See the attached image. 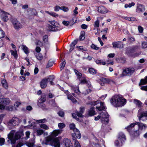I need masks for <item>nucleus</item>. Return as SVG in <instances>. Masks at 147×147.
<instances>
[{
	"label": "nucleus",
	"mask_w": 147,
	"mask_h": 147,
	"mask_svg": "<svg viewBox=\"0 0 147 147\" xmlns=\"http://www.w3.org/2000/svg\"><path fill=\"white\" fill-rule=\"evenodd\" d=\"M126 99L124 98L120 95L113 96L111 100V102L112 104L116 107L123 106L126 104Z\"/></svg>",
	"instance_id": "f257e3e1"
},
{
	"label": "nucleus",
	"mask_w": 147,
	"mask_h": 147,
	"mask_svg": "<svg viewBox=\"0 0 147 147\" xmlns=\"http://www.w3.org/2000/svg\"><path fill=\"white\" fill-rule=\"evenodd\" d=\"M23 134L21 132H16L15 130L11 131L8 135V138L11 141V143L14 144L16 140L20 139Z\"/></svg>",
	"instance_id": "f03ea898"
},
{
	"label": "nucleus",
	"mask_w": 147,
	"mask_h": 147,
	"mask_svg": "<svg viewBox=\"0 0 147 147\" xmlns=\"http://www.w3.org/2000/svg\"><path fill=\"white\" fill-rule=\"evenodd\" d=\"M126 140L125 136L124 134L122 133H119L118 140L115 142V145L118 147L122 146Z\"/></svg>",
	"instance_id": "7ed1b4c3"
},
{
	"label": "nucleus",
	"mask_w": 147,
	"mask_h": 147,
	"mask_svg": "<svg viewBox=\"0 0 147 147\" xmlns=\"http://www.w3.org/2000/svg\"><path fill=\"white\" fill-rule=\"evenodd\" d=\"M52 136H49L47 137L46 140L48 142L51 141L52 144L55 147H60V140L58 138H56L53 139Z\"/></svg>",
	"instance_id": "20e7f679"
},
{
	"label": "nucleus",
	"mask_w": 147,
	"mask_h": 147,
	"mask_svg": "<svg viewBox=\"0 0 147 147\" xmlns=\"http://www.w3.org/2000/svg\"><path fill=\"white\" fill-rule=\"evenodd\" d=\"M101 120L102 123L104 121L107 123L109 121V115L108 113L105 111H103L100 113Z\"/></svg>",
	"instance_id": "39448f33"
},
{
	"label": "nucleus",
	"mask_w": 147,
	"mask_h": 147,
	"mask_svg": "<svg viewBox=\"0 0 147 147\" xmlns=\"http://www.w3.org/2000/svg\"><path fill=\"white\" fill-rule=\"evenodd\" d=\"M135 71V69L133 67H129L124 69L123 74L125 76H130L133 74Z\"/></svg>",
	"instance_id": "423d86ee"
},
{
	"label": "nucleus",
	"mask_w": 147,
	"mask_h": 147,
	"mask_svg": "<svg viewBox=\"0 0 147 147\" xmlns=\"http://www.w3.org/2000/svg\"><path fill=\"white\" fill-rule=\"evenodd\" d=\"M99 103H100V106H96V108L99 111H101L105 109V107L104 106L103 103L100 102L99 101L91 102L90 104L92 105H95Z\"/></svg>",
	"instance_id": "0eeeda50"
},
{
	"label": "nucleus",
	"mask_w": 147,
	"mask_h": 147,
	"mask_svg": "<svg viewBox=\"0 0 147 147\" xmlns=\"http://www.w3.org/2000/svg\"><path fill=\"white\" fill-rule=\"evenodd\" d=\"M19 123V119L17 117H13L8 123L9 126H15L18 124Z\"/></svg>",
	"instance_id": "6e6552de"
},
{
	"label": "nucleus",
	"mask_w": 147,
	"mask_h": 147,
	"mask_svg": "<svg viewBox=\"0 0 147 147\" xmlns=\"http://www.w3.org/2000/svg\"><path fill=\"white\" fill-rule=\"evenodd\" d=\"M138 116L140 121H145L147 119V111L145 112H138Z\"/></svg>",
	"instance_id": "1a4fd4ad"
},
{
	"label": "nucleus",
	"mask_w": 147,
	"mask_h": 147,
	"mask_svg": "<svg viewBox=\"0 0 147 147\" xmlns=\"http://www.w3.org/2000/svg\"><path fill=\"white\" fill-rule=\"evenodd\" d=\"M9 14L4 11H1V20L4 22H7L9 20Z\"/></svg>",
	"instance_id": "9d476101"
},
{
	"label": "nucleus",
	"mask_w": 147,
	"mask_h": 147,
	"mask_svg": "<svg viewBox=\"0 0 147 147\" xmlns=\"http://www.w3.org/2000/svg\"><path fill=\"white\" fill-rule=\"evenodd\" d=\"M44 97H42H42L39 100L37 103V105L38 106L42 108H43V107H44L45 105L44 104L43 102H45L46 100L45 95L44 94Z\"/></svg>",
	"instance_id": "9b49d317"
},
{
	"label": "nucleus",
	"mask_w": 147,
	"mask_h": 147,
	"mask_svg": "<svg viewBox=\"0 0 147 147\" xmlns=\"http://www.w3.org/2000/svg\"><path fill=\"white\" fill-rule=\"evenodd\" d=\"M88 85L87 86L88 87V89H85V90L82 93V94H83L84 95L90 93L92 90V86L91 85L90 82H88Z\"/></svg>",
	"instance_id": "f8f14e48"
},
{
	"label": "nucleus",
	"mask_w": 147,
	"mask_h": 147,
	"mask_svg": "<svg viewBox=\"0 0 147 147\" xmlns=\"http://www.w3.org/2000/svg\"><path fill=\"white\" fill-rule=\"evenodd\" d=\"M112 45L113 47L114 48H117L121 49L123 47V45L120 41L113 42L112 43Z\"/></svg>",
	"instance_id": "ddd939ff"
},
{
	"label": "nucleus",
	"mask_w": 147,
	"mask_h": 147,
	"mask_svg": "<svg viewBox=\"0 0 147 147\" xmlns=\"http://www.w3.org/2000/svg\"><path fill=\"white\" fill-rule=\"evenodd\" d=\"M63 143L65 144V147H73L72 144L69 139L67 138L64 139Z\"/></svg>",
	"instance_id": "4468645a"
},
{
	"label": "nucleus",
	"mask_w": 147,
	"mask_h": 147,
	"mask_svg": "<svg viewBox=\"0 0 147 147\" xmlns=\"http://www.w3.org/2000/svg\"><path fill=\"white\" fill-rule=\"evenodd\" d=\"M144 10L145 8L143 5L140 4H137V9H136L137 12L140 13L142 12Z\"/></svg>",
	"instance_id": "2eb2a0df"
},
{
	"label": "nucleus",
	"mask_w": 147,
	"mask_h": 147,
	"mask_svg": "<svg viewBox=\"0 0 147 147\" xmlns=\"http://www.w3.org/2000/svg\"><path fill=\"white\" fill-rule=\"evenodd\" d=\"M40 87L42 88H45L47 86V78L43 79L40 82Z\"/></svg>",
	"instance_id": "dca6fc26"
},
{
	"label": "nucleus",
	"mask_w": 147,
	"mask_h": 147,
	"mask_svg": "<svg viewBox=\"0 0 147 147\" xmlns=\"http://www.w3.org/2000/svg\"><path fill=\"white\" fill-rule=\"evenodd\" d=\"M13 24L14 28L16 29L21 28L22 27V25L17 20L13 21Z\"/></svg>",
	"instance_id": "f3484780"
},
{
	"label": "nucleus",
	"mask_w": 147,
	"mask_h": 147,
	"mask_svg": "<svg viewBox=\"0 0 147 147\" xmlns=\"http://www.w3.org/2000/svg\"><path fill=\"white\" fill-rule=\"evenodd\" d=\"M65 93L66 94L68 99L70 100L73 103H76L77 102V101L71 94H69L67 90L65 92Z\"/></svg>",
	"instance_id": "a211bd4d"
},
{
	"label": "nucleus",
	"mask_w": 147,
	"mask_h": 147,
	"mask_svg": "<svg viewBox=\"0 0 147 147\" xmlns=\"http://www.w3.org/2000/svg\"><path fill=\"white\" fill-rule=\"evenodd\" d=\"M74 131V134H73L72 136L73 135L74 137H75L74 136H75L77 138L80 139L81 137V135L79 130L77 129H75Z\"/></svg>",
	"instance_id": "6ab92c4d"
},
{
	"label": "nucleus",
	"mask_w": 147,
	"mask_h": 147,
	"mask_svg": "<svg viewBox=\"0 0 147 147\" xmlns=\"http://www.w3.org/2000/svg\"><path fill=\"white\" fill-rule=\"evenodd\" d=\"M10 102V100L8 98H2L0 99V102L5 105H8Z\"/></svg>",
	"instance_id": "aec40b11"
},
{
	"label": "nucleus",
	"mask_w": 147,
	"mask_h": 147,
	"mask_svg": "<svg viewBox=\"0 0 147 147\" xmlns=\"http://www.w3.org/2000/svg\"><path fill=\"white\" fill-rule=\"evenodd\" d=\"M21 49L26 54H28L29 53L28 48L26 45H21L20 46Z\"/></svg>",
	"instance_id": "412c9836"
},
{
	"label": "nucleus",
	"mask_w": 147,
	"mask_h": 147,
	"mask_svg": "<svg viewBox=\"0 0 147 147\" xmlns=\"http://www.w3.org/2000/svg\"><path fill=\"white\" fill-rule=\"evenodd\" d=\"M62 131L61 130H55L51 133V136L52 137H55L57 136L59 134L61 133Z\"/></svg>",
	"instance_id": "4be33fe9"
},
{
	"label": "nucleus",
	"mask_w": 147,
	"mask_h": 147,
	"mask_svg": "<svg viewBox=\"0 0 147 147\" xmlns=\"http://www.w3.org/2000/svg\"><path fill=\"white\" fill-rule=\"evenodd\" d=\"M98 11L101 13L104 14L108 12L107 9L104 6H102L99 8Z\"/></svg>",
	"instance_id": "5701e85b"
},
{
	"label": "nucleus",
	"mask_w": 147,
	"mask_h": 147,
	"mask_svg": "<svg viewBox=\"0 0 147 147\" xmlns=\"http://www.w3.org/2000/svg\"><path fill=\"white\" fill-rule=\"evenodd\" d=\"M109 80L105 78H102L100 79V83L102 86H104L105 84L109 83Z\"/></svg>",
	"instance_id": "b1692460"
},
{
	"label": "nucleus",
	"mask_w": 147,
	"mask_h": 147,
	"mask_svg": "<svg viewBox=\"0 0 147 147\" xmlns=\"http://www.w3.org/2000/svg\"><path fill=\"white\" fill-rule=\"evenodd\" d=\"M135 124H136V125H138V129H145L146 127V124L142 123H140L139 122L135 123Z\"/></svg>",
	"instance_id": "393cba45"
},
{
	"label": "nucleus",
	"mask_w": 147,
	"mask_h": 147,
	"mask_svg": "<svg viewBox=\"0 0 147 147\" xmlns=\"http://www.w3.org/2000/svg\"><path fill=\"white\" fill-rule=\"evenodd\" d=\"M48 29L50 31H57L61 29V28H57V27H54L51 25H49L48 26Z\"/></svg>",
	"instance_id": "a878e982"
},
{
	"label": "nucleus",
	"mask_w": 147,
	"mask_h": 147,
	"mask_svg": "<svg viewBox=\"0 0 147 147\" xmlns=\"http://www.w3.org/2000/svg\"><path fill=\"white\" fill-rule=\"evenodd\" d=\"M1 82L3 86L6 89H7L8 85L6 80L1 79Z\"/></svg>",
	"instance_id": "bb28decb"
},
{
	"label": "nucleus",
	"mask_w": 147,
	"mask_h": 147,
	"mask_svg": "<svg viewBox=\"0 0 147 147\" xmlns=\"http://www.w3.org/2000/svg\"><path fill=\"white\" fill-rule=\"evenodd\" d=\"M72 139L74 142V147H81L80 143L78 141L76 140V138L74 137L73 135Z\"/></svg>",
	"instance_id": "cd10ccee"
},
{
	"label": "nucleus",
	"mask_w": 147,
	"mask_h": 147,
	"mask_svg": "<svg viewBox=\"0 0 147 147\" xmlns=\"http://www.w3.org/2000/svg\"><path fill=\"white\" fill-rule=\"evenodd\" d=\"M71 89L74 92L77 93L78 95H80L81 93L79 91V88L78 87L73 86L72 87Z\"/></svg>",
	"instance_id": "c85d7f7f"
},
{
	"label": "nucleus",
	"mask_w": 147,
	"mask_h": 147,
	"mask_svg": "<svg viewBox=\"0 0 147 147\" xmlns=\"http://www.w3.org/2000/svg\"><path fill=\"white\" fill-rule=\"evenodd\" d=\"M78 40V39L75 40L71 43L70 45V47L69 49L70 51H71L74 49V46L77 44Z\"/></svg>",
	"instance_id": "c756f323"
},
{
	"label": "nucleus",
	"mask_w": 147,
	"mask_h": 147,
	"mask_svg": "<svg viewBox=\"0 0 147 147\" xmlns=\"http://www.w3.org/2000/svg\"><path fill=\"white\" fill-rule=\"evenodd\" d=\"M84 110V107H81L80 108L79 112L77 111L76 113L77 114V116H78V117H82V114L83 113Z\"/></svg>",
	"instance_id": "7c9ffc66"
},
{
	"label": "nucleus",
	"mask_w": 147,
	"mask_h": 147,
	"mask_svg": "<svg viewBox=\"0 0 147 147\" xmlns=\"http://www.w3.org/2000/svg\"><path fill=\"white\" fill-rule=\"evenodd\" d=\"M49 23L52 25L54 27H57V28H61L59 27V23L55 22L54 20L50 21H49Z\"/></svg>",
	"instance_id": "2f4dec72"
},
{
	"label": "nucleus",
	"mask_w": 147,
	"mask_h": 147,
	"mask_svg": "<svg viewBox=\"0 0 147 147\" xmlns=\"http://www.w3.org/2000/svg\"><path fill=\"white\" fill-rule=\"evenodd\" d=\"M146 84H147V76L144 78V79H142L140 80L139 85L140 86Z\"/></svg>",
	"instance_id": "473e14b6"
},
{
	"label": "nucleus",
	"mask_w": 147,
	"mask_h": 147,
	"mask_svg": "<svg viewBox=\"0 0 147 147\" xmlns=\"http://www.w3.org/2000/svg\"><path fill=\"white\" fill-rule=\"evenodd\" d=\"M135 125V123H131L127 127H125V129H127V131L130 132L132 128L134 127Z\"/></svg>",
	"instance_id": "72a5a7b5"
},
{
	"label": "nucleus",
	"mask_w": 147,
	"mask_h": 147,
	"mask_svg": "<svg viewBox=\"0 0 147 147\" xmlns=\"http://www.w3.org/2000/svg\"><path fill=\"white\" fill-rule=\"evenodd\" d=\"M54 79L55 77L53 76H50L49 78H47V82H49L50 84L52 85L53 84V83L52 81L54 80Z\"/></svg>",
	"instance_id": "f704fd0d"
},
{
	"label": "nucleus",
	"mask_w": 147,
	"mask_h": 147,
	"mask_svg": "<svg viewBox=\"0 0 147 147\" xmlns=\"http://www.w3.org/2000/svg\"><path fill=\"white\" fill-rule=\"evenodd\" d=\"M88 113L90 116H93L95 114V111L93 107H91L90 109L88 112Z\"/></svg>",
	"instance_id": "c9c22d12"
},
{
	"label": "nucleus",
	"mask_w": 147,
	"mask_h": 147,
	"mask_svg": "<svg viewBox=\"0 0 147 147\" xmlns=\"http://www.w3.org/2000/svg\"><path fill=\"white\" fill-rule=\"evenodd\" d=\"M134 102L136 105L138 107H140L142 104V102L140 101L137 99H134Z\"/></svg>",
	"instance_id": "e433bc0d"
},
{
	"label": "nucleus",
	"mask_w": 147,
	"mask_h": 147,
	"mask_svg": "<svg viewBox=\"0 0 147 147\" xmlns=\"http://www.w3.org/2000/svg\"><path fill=\"white\" fill-rule=\"evenodd\" d=\"M89 73L92 75L95 74L97 72L96 70L93 68H90L88 69Z\"/></svg>",
	"instance_id": "4c0bfd02"
},
{
	"label": "nucleus",
	"mask_w": 147,
	"mask_h": 147,
	"mask_svg": "<svg viewBox=\"0 0 147 147\" xmlns=\"http://www.w3.org/2000/svg\"><path fill=\"white\" fill-rule=\"evenodd\" d=\"M34 143V139H32L31 142H28L26 143V145L28 147H33Z\"/></svg>",
	"instance_id": "58836bf2"
},
{
	"label": "nucleus",
	"mask_w": 147,
	"mask_h": 147,
	"mask_svg": "<svg viewBox=\"0 0 147 147\" xmlns=\"http://www.w3.org/2000/svg\"><path fill=\"white\" fill-rule=\"evenodd\" d=\"M54 64V62L51 60H50L48 62L46 66V68H47L53 66Z\"/></svg>",
	"instance_id": "ea45409f"
},
{
	"label": "nucleus",
	"mask_w": 147,
	"mask_h": 147,
	"mask_svg": "<svg viewBox=\"0 0 147 147\" xmlns=\"http://www.w3.org/2000/svg\"><path fill=\"white\" fill-rule=\"evenodd\" d=\"M85 32L84 31H81L80 33V35L79 37V39L80 40H83L85 39Z\"/></svg>",
	"instance_id": "a19ab883"
},
{
	"label": "nucleus",
	"mask_w": 147,
	"mask_h": 147,
	"mask_svg": "<svg viewBox=\"0 0 147 147\" xmlns=\"http://www.w3.org/2000/svg\"><path fill=\"white\" fill-rule=\"evenodd\" d=\"M135 4V3L134 2L129 3V4H126L125 5L124 7L125 8H127V7L130 8L132 6H134Z\"/></svg>",
	"instance_id": "79ce46f5"
},
{
	"label": "nucleus",
	"mask_w": 147,
	"mask_h": 147,
	"mask_svg": "<svg viewBox=\"0 0 147 147\" xmlns=\"http://www.w3.org/2000/svg\"><path fill=\"white\" fill-rule=\"evenodd\" d=\"M65 64L66 62L65 60L63 61L60 64V69L61 70H62L64 68Z\"/></svg>",
	"instance_id": "37998d69"
},
{
	"label": "nucleus",
	"mask_w": 147,
	"mask_h": 147,
	"mask_svg": "<svg viewBox=\"0 0 147 147\" xmlns=\"http://www.w3.org/2000/svg\"><path fill=\"white\" fill-rule=\"evenodd\" d=\"M40 127L45 130H47L49 129V127L47 125L44 124H42L40 125Z\"/></svg>",
	"instance_id": "c03bdc74"
},
{
	"label": "nucleus",
	"mask_w": 147,
	"mask_h": 147,
	"mask_svg": "<svg viewBox=\"0 0 147 147\" xmlns=\"http://www.w3.org/2000/svg\"><path fill=\"white\" fill-rule=\"evenodd\" d=\"M44 132L43 130L40 129H38L36 131L37 134L38 136H40L42 135Z\"/></svg>",
	"instance_id": "a18cd8bd"
},
{
	"label": "nucleus",
	"mask_w": 147,
	"mask_h": 147,
	"mask_svg": "<svg viewBox=\"0 0 147 147\" xmlns=\"http://www.w3.org/2000/svg\"><path fill=\"white\" fill-rule=\"evenodd\" d=\"M47 121V119H41L37 120H36V121L39 123H45Z\"/></svg>",
	"instance_id": "49530a36"
},
{
	"label": "nucleus",
	"mask_w": 147,
	"mask_h": 147,
	"mask_svg": "<svg viewBox=\"0 0 147 147\" xmlns=\"http://www.w3.org/2000/svg\"><path fill=\"white\" fill-rule=\"evenodd\" d=\"M95 62L97 64L101 63L103 65H105L106 64V63L105 61H103L102 60H96Z\"/></svg>",
	"instance_id": "de8ad7c7"
},
{
	"label": "nucleus",
	"mask_w": 147,
	"mask_h": 147,
	"mask_svg": "<svg viewBox=\"0 0 147 147\" xmlns=\"http://www.w3.org/2000/svg\"><path fill=\"white\" fill-rule=\"evenodd\" d=\"M43 40L45 43H48V38L47 35H45L43 36Z\"/></svg>",
	"instance_id": "09e8293b"
},
{
	"label": "nucleus",
	"mask_w": 147,
	"mask_h": 147,
	"mask_svg": "<svg viewBox=\"0 0 147 147\" xmlns=\"http://www.w3.org/2000/svg\"><path fill=\"white\" fill-rule=\"evenodd\" d=\"M5 36V33L2 30H0V38H2Z\"/></svg>",
	"instance_id": "8fccbe9b"
},
{
	"label": "nucleus",
	"mask_w": 147,
	"mask_h": 147,
	"mask_svg": "<svg viewBox=\"0 0 147 147\" xmlns=\"http://www.w3.org/2000/svg\"><path fill=\"white\" fill-rule=\"evenodd\" d=\"M58 126L59 128L62 129L65 127V125L63 123H60L58 124Z\"/></svg>",
	"instance_id": "3c124183"
},
{
	"label": "nucleus",
	"mask_w": 147,
	"mask_h": 147,
	"mask_svg": "<svg viewBox=\"0 0 147 147\" xmlns=\"http://www.w3.org/2000/svg\"><path fill=\"white\" fill-rule=\"evenodd\" d=\"M5 139L2 138H0V145L2 146L4 144Z\"/></svg>",
	"instance_id": "603ef678"
},
{
	"label": "nucleus",
	"mask_w": 147,
	"mask_h": 147,
	"mask_svg": "<svg viewBox=\"0 0 147 147\" xmlns=\"http://www.w3.org/2000/svg\"><path fill=\"white\" fill-rule=\"evenodd\" d=\"M76 47L79 50L86 51V49L85 47H84L83 46H78Z\"/></svg>",
	"instance_id": "864d4df0"
},
{
	"label": "nucleus",
	"mask_w": 147,
	"mask_h": 147,
	"mask_svg": "<svg viewBox=\"0 0 147 147\" xmlns=\"http://www.w3.org/2000/svg\"><path fill=\"white\" fill-rule=\"evenodd\" d=\"M61 9L63 10L64 11H67L69 10V9L67 7L65 6H62L61 7Z\"/></svg>",
	"instance_id": "5fc2aeb1"
},
{
	"label": "nucleus",
	"mask_w": 147,
	"mask_h": 147,
	"mask_svg": "<svg viewBox=\"0 0 147 147\" xmlns=\"http://www.w3.org/2000/svg\"><path fill=\"white\" fill-rule=\"evenodd\" d=\"M138 29L139 32L140 33H142L143 31V28L141 26H139L138 27Z\"/></svg>",
	"instance_id": "6e6d98bb"
},
{
	"label": "nucleus",
	"mask_w": 147,
	"mask_h": 147,
	"mask_svg": "<svg viewBox=\"0 0 147 147\" xmlns=\"http://www.w3.org/2000/svg\"><path fill=\"white\" fill-rule=\"evenodd\" d=\"M142 47L143 48H147V42H143L142 43Z\"/></svg>",
	"instance_id": "4d7b16f0"
},
{
	"label": "nucleus",
	"mask_w": 147,
	"mask_h": 147,
	"mask_svg": "<svg viewBox=\"0 0 147 147\" xmlns=\"http://www.w3.org/2000/svg\"><path fill=\"white\" fill-rule=\"evenodd\" d=\"M69 127L70 129H73V131H74V129H77L75 127V125L74 123H72L70 124L69 125Z\"/></svg>",
	"instance_id": "13d9d810"
},
{
	"label": "nucleus",
	"mask_w": 147,
	"mask_h": 147,
	"mask_svg": "<svg viewBox=\"0 0 147 147\" xmlns=\"http://www.w3.org/2000/svg\"><path fill=\"white\" fill-rule=\"evenodd\" d=\"M92 49L96 50H98L99 49V47L97 46L94 44H92L91 46Z\"/></svg>",
	"instance_id": "bf43d9fd"
},
{
	"label": "nucleus",
	"mask_w": 147,
	"mask_h": 147,
	"mask_svg": "<svg viewBox=\"0 0 147 147\" xmlns=\"http://www.w3.org/2000/svg\"><path fill=\"white\" fill-rule=\"evenodd\" d=\"M99 21L97 19L94 22V26L99 27Z\"/></svg>",
	"instance_id": "052dcab7"
},
{
	"label": "nucleus",
	"mask_w": 147,
	"mask_h": 147,
	"mask_svg": "<svg viewBox=\"0 0 147 147\" xmlns=\"http://www.w3.org/2000/svg\"><path fill=\"white\" fill-rule=\"evenodd\" d=\"M58 113L59 115L61 117H63L64 115V112L62 110L59 111Z\"/></svg>",
	"instance_id": "680f3d73"
},
{
	"label": "nucleus",
	"mask_w": 147,
	"mask_h": 147,
	"mask_svg": "<svg viewBox=\"0 0 147 147\" xmlns=\"http://www.w3.org/2000/svg\"><path fill=\"white\" fill-rule=\"evenodd\" d=\"M81 83L82 84H86L87 86H88V82H89V81H87L85 79H84L83 80H81Z\"/></svg>",
	"instance_id": "e2e57ef3"
},
{
	"label": "nucleus",
	"mask_w": 147,
	"mask_h": 147,
	"mask_svg": "<svg viewBox=\"0 0 147 147\" xmlns=\"http://www.w3.org/2000/svg\"><path fill=\"white\" fill-rule=\"evenodd\" d=\"M72 115L73 118H74L76 120H78V117H79L77 116V114L76 113V114L74 113L72 114Z\"/></svg>",
	"instance_id": "0e129e2a"
},
{
	"label": "nucleus",
	"mask_w": 147,
	"mask_h": 147,
	"mask_svg": "<svg viewBox=\"0 0 147 147\" xmlns=\"http://www.w3.org/2000/svg\"><path fill=\"white\" fill-rule=\"evenodd\" d=\"M128 40L130 42H132L135 41V38L134 37H129L128 38Z\"/></svg>",
	"instance_id": "69168bd1"
},
{
	"label": "nucleus",
	"mask_w": 147,
	"mask_h": 147,
	"mask_svg": "<svg viewBox=\"0 0 147 147\" xmlns=\"http://www.w3.org/2000/svg\"><path fill=\"white\" fill-rule=\"evenodd\" d=\"M10 52L11 53V55H17V52L16 51H13V50H11Z\"/></svg>",
	"instance_id": "338daca9"
},
{
	"label": "nucleus",
	"mask_w": 147,
	"mask_h": 147,
	"mask_svg": "<svg viewBox=\"0 0 147 147\" xmlns=\"http://www.w3.org/2000/svg\"><path fill=\"white\" fill-rule=\"evenodd\" d=\"M141 89L143 90L147 91V86L141 87Z\"/></svg>",
	"instance_id": "774afa93"
}]
</instances>
